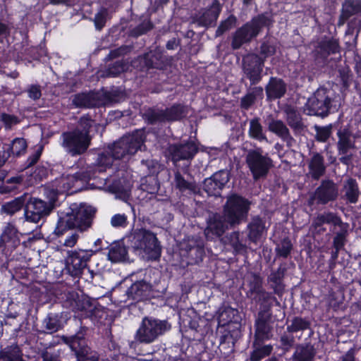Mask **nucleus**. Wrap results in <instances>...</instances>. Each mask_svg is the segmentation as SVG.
Returning <instances> with one entry per match:
<instances>
[{"mask_svg":"<svg viewBox=\"0 0 361 361\" xmlns=\"http://www.w3.org/2000/svg\"><path fill=\"white\" fill-rule=\"evenodd\" d=\"M252 202L233 193L226 197L221 212L212 213L207 220L204 235L207 240L219 238L228 230L234 229L247 221Z\"/></svg>","mask_w":361,"mask_h":361,"instance_id":"1","label":"nucleus"},{"mask_svg":"<svg viewBox=\"0 0 361 361\" xmlns=\"http://www.w3.org/2000/svg\"><path fill=\"white\" fill-rule=\"evenodd\" d=\"M99 126L89 114L81 116L75 128L61 134V145L66 152L73 157L85 154L91 145L92 130L97 131Z\"/></svg>","mask_w":361,"mask_h":361,"instance_id":"2","label":"nucleus"},{"mask_svg":"<svg viewBox=\"0 0 361 361\" xmlns=\"http://www.w3.org/2000/svg\"><path fill=\"white\" fill-rule=\"evenodd\" d=\"M71 212L59 218L54 233L61 236L72 228L82 232L92 226L96 210L91 206L74 203L70 207Z\"/></svg>","mask_w":361,"mask_h":361,"instance_id":"3","label":"nucleus"},{"mask_svg":"<svg viewBox=\"0 0 361 361\" xmlns=\"http://www.w3.org/2000/svg\"><path fill=\"white\" fill-rule=\"evenodd\" d=\"M273 23V16L270 13L264 12L254 16L232 34L231 42L232 49L237 50L243 45L250 44L259 35L264 27L269 29Z\"/></svg>","mask_w":361,"mask_h":361,"instance_id":"4","label":"nucleus"},{"mask_svg":"<svg viewBox=\"0 0 361 361\" xmlns=\"http://www.w3.org/2000/svg\"><path fill=\"white\" fill-rule=\"evenodd\" d=\"M247 290L246 296L252 304L259 306V312L263 314H271L274 302L280 305L273 292L267 291L263 286V279L257 273H251L247 279Z\"/></svg>","mask_w":361,"mask_h":361,"instance_id":"5","label":"nucleus"},{"mask_svg":"<svg viewBox=\"0 0 361 361\" xmlns=\"http://www.w3.org/2000/svg\"><path fill=\"white\" fill-rule=\"evenodd\" d=\"M336 92L331 88L319 87L307 102V115L322 118L336 111L338 106Z\"/></svg>","mask_w":361,"mask_h":361,"instance_id":"6","label":"nucleus"},{"mask_svg":"<svg viewBox=\"0 0 361 361\" xmlns=\"http://www.w3.org/2000/svg\"><path fill=\"white\" fill-rule=\"evenodd\" d=\"M171 329V324L167 319L146 316L142 319L135 339L140 343L150 344L169 332Z\"/></svg>","mask_w":361,"mask_h":361,"instance_id":"7","label":"nucleus"},{"mask_svg":"<svg viewBox=\"0 0 361 361\" xmlns=\"http://www.w3.org/2000/svg\"><path fill=\"white\" fill-rule=\"evenodd\" d=\"M130 246L135 250H142L152 258L161 254V247L156 235L146 229H137L127 237Z\"/></svg>","mask_w":361,"mask_h":361,"instance_id":"8","label":"nucleus"},{"mask_svg":"<svg viewBox=\"0 0 361 361\" xmlns=\"http://www.w3.org/2000/svg\"><path fill=\"white\" fill-rule=\"evenodd\" d=\"M245 162L255 180L265 178L274 166L273 160L262 147H256L247 151Z\"/></svg>","mask_w":361,"mask_h":361,"instance_id":"9","label":"nucleus"},{"mask_svg":"<svg viewBox=\"0 0 361 361\" xmlns=\"http://www.w3.org/2000/svg\"><path fill=\"white\" fill-rule=\"evenodd\" d=\"M133 66L140 72L152 74L156 71H164L169 65L166 55L158 49L138 56L132 61Z\"/></svg>","mask_w":361,"mask_h":361,"instance_id":"10","label":"nucleus"},{"mask_svg":"<svg viewBox=\"0 0 361 361\" xmlns=\"http://www.w3.org/2000/svg\"><path fill=\"white\" fill-rule=\"evenodd\" d=\"M339 196V188L329 178L322 180L307 200L310 207L326 206L336 202Z\"/></svg>","mask_w":361,"mask_h":361,"instance_id":"11","label":"nucleus"},{"mask_svg":"<svg viewBox=\"0 0 361 361\" xmlns=\"http://www.w3.org/2000/svg\"><path fill=\"white\" fill-rule=\"evenodd\" d=\"M264 66V59L255 53H250L243 56L242 71L243 78L241 82L245 79L250 81V85H256L259 83L263 78V69Z\"/></svg>","mask_w":361,"mask_h":361,"instance_id":"12","label":"nucleus"},{"mask_svg":"<svg viewBox=\"0 0 361 361\" xmlns=\"http://www.w3.org/2000/svg\"><path fill=\"white\" fill-rule=\"evenodd\" d=\"M102 250L97 248L94 252L90 250H75L67 252L65 259L66 272L74 278H79L82 274L83 269L86 268L87 262L90 261L93 254Z\"/></svg>","mask_w":361,"mask_h":361,"instance_id":"13","label":"nucleus"},{"mask_svg":"<svg viewBox=\"0 0 361 361\" xmlns=\"http://www.w3.org/2000/svg\"><path fill=\"white\" fill-rule=\"evenodd\" d=\"M198 151V145L194 141L187 140L170 144L166 150V154L167 158L175 166H177L180 161H185L189 165Z\"/></svg>","mask_w":361,"mask_h":361,"instance_id":"14","label":"nucleus"},{"mask_svg":"<svg viewBox=\"0 0 361 361\" xmlns=\"http://www.w3.org/2000/svg\"><path fill=\"white\" fill-rule=\"evenodd\" d=\"M112 102L109 92L106 91H89L75 94L72 104L77 108L92 109L106 106Z\"/></svg>","mask_w":361,"mask_h":361,"instance_id":"15","label":"nucleus"},{"mask_svg":"<svg viewBox=\"0 0 361 361\" xmlns=\"http://www.w3.org/2000/svg\"><path fill=\"white\" fill-rule=\"evenodd\" d=\"M53 210L51 203H46V200L30 197L27 194L24 212L25 219L27 221L35 224L44 221Z\"/></svg>","mask_w":361,"mask_h":361,"instance_id":"16","label":"nucleus"},{"mask_svg":"<svg viewBox=\"0 0 361 361\" xmlns=\"http://www.w3.org/2000/svg\"><path fill=\"white\" fill-rule=\"evenodd\" d=\"M85 328L82 327L75 335L66 338L72 351L76 357V361H99V354L92 350L85 343L84 338Z\"/></svg>","mask_w":361,"mask_h":361,"instance_id":"17","label":"nucleus"},{"mask_svg":"<svg viewBox=\"0 0 361 361\" xmlns=\"http://www.w3.org/2000/svg\"><path fill=\"white\" fill-rule=\"evenodd\" d=\"M353 16L355 17L349 22L348 25L350 28L359 32L361 28V0H345L343 2L338 25H343Z\"/></svg>","mask_w":361,"mask_h":361,"instance_id":"18","label":"nucleus"},{"mask_svg":"<svg viewBox=\"0 0 361 361\" xmlns=\"http://www.w3.org/2000/svg\"><path fill=\"white\" fill-rule=\"evenodd\" d=\"M222 6L218 0H214L212 5L202 9L197 13L191 16V23L198 26L209 28L214 27L221 13Z\"/></svg>","mask_w":361,"mask_h":361,"instance_id":"19","label":"nucleus"},{"mask_svg":"<svg viewBox=\"0 0 361 361\" xmlns=\"http://www.w3.org/2000/svg\"><path fill=\"white\" fill-rule=\"evenodd\" d=\"M230 178L231 173L228 170H220L204 180L203 190L209 196L220 197L222 190L228 183Z\"/></svg>","mask_w":361,"mask_h":361,"instance_id":"20","label":"nucleus"},{"mask_svg":"<svg viewBox=\"0 0 361 361\" xmlns=\"http://www.w3.org/2000/svg\"><path fill=\"white\" fill-rule=\"evenodd\" d=\"M274 319L271 314H257L255 322L254 339L267 341L274 336Z\"/></svg>","mask_w":361,"mask_h":361,"instance_id":"21","label":"nucleus"},{"mask_svg":"<svg viewBox=\"0 0 361 361\" xmlns=\"http://www.w3.org/2000/svg\"><path fill=\"white\" fill-rule=\"evenodd\" d=\"M173 184L175 188L183 195H197L200 191V187L188 171L182 173L176 170L174 172Z\"/></svg>","mask_w":361,"mask_h":361,"instance_id":"22","label":"nucleus"},{"mask_svg":"<svg viewBox=\"0 0 361 361\" xmlns=\"http://www.w3.org/2000/svg\"><path fill=\"white\" fill-rule=\"evenodd\" d=\"M339 52L338 40L334 37H325L317 43L314 50V56L317 63L326 64L329 56Z\"/></svg>","mask_w":361,"mask_h":361,"instance_id":"23","label":"nucleus"},{"mask_svg":"<svg viewBox=\"0 0 361 361\" xmlns=\"http://www.w3.org/2000/svg\"><path fill=\"white\" fill-rule=\"evenodd\" d=\"M152 286L145 280L137 281L125 291L126 298L123 300L141 301L150 297H155Z\"/></svg>","mask_w":361,"mask_h":361,"instance_id":"24","label":"nucleus"},{"mask_svg":"<svg viewBox=\"0 0 361 361\" xmlns=\"http://www.w3.org/2000/svg\"><path fill=\"white\" fill-rule=\"evenodd\" d=\"M267 121L268 130L286 142L288 147H291L295 140L291 135L286 124L281 120L274 118L272 115L268 116Z\"/></svg>","mask_w":361,"mask_h":361,"instance_id":"25","label":"nucleus"},{"mask_svg":"<svg viewBox=\"0 0 361 361\" xmlns=\"http://www.w3.org/2000/svg\"><path fill=\"white\" fill-rule=\"evenodd\" d=\"M104 180V186L106 190L112 194H114L116 198L120 199L124 202L129 200L130 195V188L129 183L123 178H113L109 180L106 178H102Z\"/></svg>","mask_w":361,"mask_h":361,"instance_id":"26","label":"nucleus"},{"mask_svg":"<svg viewBox=\"0 0 361 361\" xmlns=\"http://www.w3.org/2000/svg\"><path fill=\"white\" fill-rule=\"evenodd\" d=\"M287 125L291 128L295 136L303 135L307 126L305 124L301 114L295 108L288 106L285 110Z\"/></svg>","mask_w":361,"mask_h":361,"instance_id":"27","label":"nucleus"},{"mask_svg":"<svg viewBox=\"0 0 361 361\" xmlns=\"http://www.w3.org/2000/svg\"><path fill=\"white\" fill-rule=\"evenodd\" d=\"M128 157L135 154L144 145L145 135L143 130H136L121 137Z\"/></svg>","mask_w":361,"mask_h":361,"instance_id":"28","label":"nucleus"},{"mask_svg":"<svg viewBox=\"0 0 361 361\" xmlns=\"http://www.w3.org/2000/svg\"><path fill=\"white\" fill-rule=\"evenodd\" d=\"M111 151V149L108 146L106 149L98 154L95 166L93 167L92 170L87 171L90 179L96 178L95 173L97 171L101 173L104 172L106 169L111 167L114 161L117 159L113 156V153Z\"/></svg>","mask_w":361,"mask_h":361,"instance_id":"29","label":"nucleus"},{"mask_svg":"<svg viewBox=\"0 0 361 361\" xmlns=\"http://www.w3.org/2000/svg\"><path fill=\"white\" fill-rule=\"evenodd\" d=\"M107 259L112 263H123L129 261L128 247L124 240H116L107 247Z\"/></svg>","mask_w":361,"mask_h":361,"instance_id":"30","label":"nucleus"},{"mask_svg":"<svg viewBox=\"0 0 361 361\" xmlns=\"http://www.w3.org/2000/svg\"><path fill=\"white\" fill-rule=\"evenodd\" d=\"M268 101H273L284 97L287 92V85L284 80L277 77H271L264 87Z\"/></svg>","mask_w":361,"mask_h":361,"instance_id":"31","label":"nucleus"},{"mask_svg":"<svg viewBox=\"0 0 361 361\" xmlns=\"http://www.w3.org/2000/svg\"><path fill=\"white\" fill-rule=\"evenodd\" d=\"M317 348L310 342L298 343L290 357L291 361H314Z\"/></svg>","mask_w":361,"mask_h":361,"instance_id":"32","label":"nucleus"},{"mask_svg":"<svg viewBox=\"0 0 361 361\" xmlns=\"http://www.w3.org/2000/svg\"><path fill=\"white\" fill-rule=\"evenodd\" d=\"M360 195V191L357 180L351 177L346 178L343 183L341 198L347 204H356Z\"/></svg>","mask_w":361,"mask_h":361,"instance_id":"33","label":"nucleus"},{"mask_svg":"<svg viewBox=\"0 0 361 361\" xmlns=\"http://www.w3.org/2000/svg\"><path fill=\"white\" fill-rule=\"evenodd\" d=\"M337 136V149L339 154H347L350 149L355 148L353 133L348 126L341 127L338 130Z\"/></svg>","mask_w":361,"mask_h":361,"instance_id":"34","label":"nucleus"},{"mask_svg":"<svg viewBox=\"0 0 361 361\" xmlns=\"http://www.w3.org/2000/svg\"><path fill=\"white\" fill-rule=\"evenodd\" d=\"M286 271V268L282 265L276 270H273L267 277V283L269 287L273 290L275 295L281 296L285 290L283 279Z\"/></svg>","mask_w":361,"mask_h":361,"instance_id":"35","label":"nucleus"},{"mask_svg":"<svg viewBox=\"0 0 361 361\" xmlns=\"http://www.w3.org/2000/svg\"><path fill=\"white\" fill-rule=\"evenodd\" d=\"M72 310L74 312H82V316L90 317L92 319H95L99 317V313L102 312L101 309L97 307L90 301V298L82 295L80 296Z\"/></svg>","mask_w":361,"mask_h":361,"instance_id":"36","label":"nucleus"},{"mask_svg":"<svg viewBox=\"0 0 361 361\" xmlns=\"http://www.w3.org/2000/svg\"><path fill=\"white\" fill-rule=\"evenodd\" d=\"M309 174L313 180H318L326 172L324 157L314 152L308 162Z\"/></svg>","mask_w":361,"mask_h":361,"instance_id":"37","label":"nucleus"},{"mask_svg":"<svg viewBox=\"0 0 361 361\" xmlns=\"http://www.w3.org/2000/svg\"><path fill=\"white\" fill-rule=\"evenodd\" d=\"M265 342L253 339L252 350L250 352V361H261L272 353L274 346L271 344H265Z\"/></svg>","mask_w":361,"mask_h":361,"instance_id":"38","label":"nucleus"},{"mask_svg":"<svg viewBox=\"0 0 361 361\" xmlns=\"http://www.w3.org/2000/svg\"><path fill=\"white\" fill-rule=\"evenodd\" d=\"M167 123L180 121L187 118L190 108L181 103H175L164 109Z\"/></svg>","mask_w":361,"mask_h":361,"instance_id":"39","label":"nucleus"},{"mask_svg":"<svg viewBox=\"0 0 361 361\" xmlns=\"http://www.w3.org/2000/svg\"><path fill=\"white\" fill-rule=\"evenodd\" d=\"M247 238L252 243H257L265 230V221L259 216H254L247 225Z\"/></svg>","mask_w":361,"mask_h":361,"instance_id":"40","label":"nucleus"},{"mask_svg":"<svg viewBox=\"0 0 361 361\" xmlns=\"http://www.w3.org/2000/svg\"><path fill=\"white\" fill-rule=\"evenodd\" d=\"M248 136L258 142H268L266 130L261 123L259 117H255L249 121Z\"/></svg>","mask_w":361,"mask_h":361,"instance_id":"41","label":"nucleus"},{"mask_svg":"<svg viewBox=\"0 0 361 361\" xmlns=\"http://www.w3.org/2000/svg\"><path fill=\"white\" fill-rule=\"evenodd\" d=\"M26 197H27V194L25 193L10 202L4 203L1 207V213L13 216L23 208L25 209L26 206Z\"/></svg>","mask_w":361,"mask_h":361,"instance_id":"42","label":"nucleus"},{"mask_svg":"<svg viewBox=\"0 0 361 361\" xmlns=\"http://www.w3.org/2000/svg\"><path fill=\"white\" fill-rule=\"evenodd\" d=\"M43 332L52 334L61 329L63 324L62 317L57 313H49L42 322Z\"/></svg>","mask_w":361,"mask_h":361,"instance_id":"43","label":"nucleus"},{"mask_svg":"<svg viewBox=\"0 0 361 361\" xmlns=\"http://www.w3.org/2000/svg\"><path fill=\"white\" fill-rule=\"evenodd\" d=\"M143 118L150 125L167 123L164 109L149 108L143 114Z\"/></svg>","mask_w":361,"mask_h":361,"instance_id":"44","label":"nucleus"},{"mask_svg":"<svg viewBox=\"0 0 361 361\" xmlns=\"http://www.w3.org/2000/svg\"><path fill=\"white\" fill-rule=\"evenodd\" d=\"M154 28L152 22L149 19H145L136 26L130 25L128 27L127 35L133 38H137L141 35L147 34Z\"/></svg>","mask_w":361,"mask_h":361,"instance_id":"45","label":"nucleus"},{"mask_svg":"<svg viewBox=\"0 0 361 361\" xmlns=\"http://www.w3.org/2000/svg\"><path fill=\"white\" fill-rule=\"evenodd\" d=\"M0 361H25L18 345H11L0 351Z\"/></svg>","mask_w":361,"mask_h":361,"instance_id":"46","label":"nucleus"},{"mask_svg":"<svg viewBox=\"0 0 361 361\" xmlns=\"http://www.w3.org/2000/svg\"><path fill=\"white\" fill-rule=\"evenodd\" d=\"M310 327L311 322L309 319L295 316L290 320V324L287 325L286 329L288 333L295 334L310 329Z\"/></svg>","mask_w":361,"mask_h":361,"instance_id":"47","label":"nucleus"},{"mask_svg":"<svg viewBox=\"0 0 361 361\" xmlns=\"http://www.w3.org/2000/svg\"><path fill=\"white\" fill-rule=\"evenodd\" d=\"M338 78L344 90H348L353 81V75L350 68L345 66H338Z\"/></svg>","mask_w":361,"mask_h":361,"instance_id":"48","label":"nucleus"},{"mask_svg":"<svg viewBox=\"0 0 361 361\" xmlns=\"http://www.w3.org/2000/svg\"><path fill=\"white\" fill-rule=\"evenodd\" d=\"M27 147L26 140L24 138L18 137L15 138L5 150L9 151L11 155L20 157L25 153Z\"/></svg>","mask_w":361,"mask_h":361,"instance_id":"49","label":"nucleus"},{"mask_svg":"<svg viewBox=\"0 0 361 361\" xmlns=\"http://www.w3.org/2000/svg\"><path fill=\"white\" fill-rule=\"evenodd\" d=\"M188 257L190 259L191 264H197L202 260L204 255V250L202 246L196 245H188L186 246Z\"/></svg>","mask_w":361,"mask_h":361,"instance_id":"50","label":"nucleus"},{"mask_svg":"<svg viewBox=\"0 0 361 361\" xmlns=\"http://www.w3.org/2000/svg\"><path fill=\"white\" fill-rule=\"evenodd\" d=\"M348 226L349 225L345 224L343 226L339 227V231L335 233L333 240V247L334 249L341 250L344 247L346 243Z\"/></svg>","mask_w":361,"mask_h":361,"instance_id":"51","label":"nucleus"},{"mask_svg":"<svg viewBox=\"0 0 361 361\" xmlns=\"http://www.w3.org/2000/svg\"><path fill=\"white\" fill-rule=\"evenodd\" d=\"M226 238L235 254H240L245 251L246 246L240 240L239 231H233Z\"/></svg>","mask_w":361,"mask_h":361,"instance_id":"52","label":"nucleus"},{"mask_svg":"<svg viewBox=\"0 0 361 361\" xmlns=\"http://www.w3.org/2000/svg\"><path fill=\"white\" fill-rule=\"evenodd\" d=\"M293 250V244L289 238H284L276 245L275 251L277 257L287 258Z\"/></svg>","mask_w":361,"mask_h":361,"instance_id":"53","label":"nucleus"},{"mask_svg":"<svg viewBox=\"0 0 361 361\" xmlns=\"http://www.w3.org/2000/svg\"><path fill=\"white\" fill-rule=\"evenodd\" d=\"M23 178L21 176H15L7 179L0 185V194L11 192L18 188V185L21 184Z\"/></svg>","mask_w":361,"mask_h":361,"instance_id":"54","label":"nucleus"},{"mask_svg":"<svg viewBox=\"0 0 361 361\" xmlns=\"http://www.w3.org/2000/svg\"><path fill=\"white\" fill-rule=\"evenodd\" d=\"M333 126H334L333 124H329L326 126H319L315 125L314 126V128L316 132V135H315L316 140L318 142H326L332 133Z\"/></svg>","mask_w":361,"mask_h":361,"instance_id":"55","label":"nucleus"},{"mask_svg":"<svg viewBox=\"0 0 361 361\" xmlns=\"http://www.w3.org/2000/svg\"><path fill=\"white\" fill-rule=\"evenodd\" d=\"M237 23V18L231 14L226 20H222L219 27H217L215 37H218L221 36L225 32L229 30L231 27H234Z\"/></svg>","mask_w":361,"mask_h":361,"instance_id":"56","label":"nucleus"},{"mask_svg":"<svg viewBox=\"0 0 361 361\" xmlns=\"http://www.w3.org/2000/svg\"><path fill=\"white\" fill-rule=\"evenodd\" d=\"M127 68V64L123 60H117L109 65L106 70V75L109 77H116L123 73Z\"/></svg>","mask_w":361,"mask_h":361,"instance_id":"57","label":"nucleus"},{"mask_svg":"<svg viewBox=\"0 0 361 361\" xmlns=\"http://www.w3.org/2000/svg\"><path fill=\"white\" fill-rule=\"evenodd\" d=\"M1 240L6 247H16L20 244V240L16 233L10 230L9 231H4L1 236Z\"/></svg>","mask_w":361,"mask_h":361,"instance_id":"58","label":"nucleus"},{"mask_svg":"<svg viewBox=\"0 0 361 361\" xmlns=\"http://www.w3.org/2000/svg\"><path fill=\"white\" fill-rule=\"evenodd\" d=\"M276 51V47L274 42L271 41L263 42L259 47L260 57L264 59V61L267 58L275 54Z\"/></svg>","mask_w":361,"mask_h":361,"instance_id":"59","label":"nucleus"},{"mask_svg":"<svg viewBox=\"0 0 361 361\" xmlns=\"http://www.w3.org/2000/svg\"><path fill=\"white\" fill-rule=\"evenodd\" d=\"M140 164L142 169L148 176L154 175L159 170V164L154 159H142Z\"/></svg>","mask_w":361,"mask_h":361,"instance_id":"60","label":"nucleus"},{"mask_svg":"<svg viewBox=\"0 0 361 361\" xmlns=\"http://www.w3.org/2000/svg\"><path fill=\"white\" fill-rule=\"evenodd\" d=\"M322 214L324 217V222L326 224H331L334 226V229L332 230L333 232H335V228L336 226L339 228L341 226H343L344 224H346L343 222L341 217L338 216L337 214L336 213L329 212H324Z\"/></svg>","mask_w":361,"mask_h":361,"instance_id":"61","label":"nucleus"},{"mask_svg":"<svg viewBox=\"0 0 361 361\" xmlns=\"http://www.w3.org/2000/svg\"><path fill=\"white\" fill-rule=\"evenodd\" d=\"M109 146L111 149V152L113 153V156H114L116 159H121L128 157L127 151L123 145L121 138Z\"/></svg>","mask_w":361,"mask_h":361,"instance_id":"62","label":"nucleus"},{"mask_svg":"<svg viewBox=\"0 0 361 361\" xmlns=\"http://www.w3.org/2000/svg\"><path fill=\"white\" fill-rule=\"evenodd\" d=\"M111 226L115 228H124L129 224L128 216L125 214H116L111 218Z\"/></svg>","mask_w":361,"mask_h":361,"instance_id":"63","label":"nucleus"},{"mask_svg":"<svg viewBox=\"0 0 361 361\" xmlns=\"http://www.w3.org/2000/svg\"><path fill=\"white\" fill-rule=\"evenodd\" d=\"M279 348H281L284 353L288 352L294 345L295 338L293 336L288 335L286 333L283 334L279 338Z\"/></svg>","mask_w":361,"mask_h":361,"instance_id":"64","label":"nucleus"}]
</instances>
